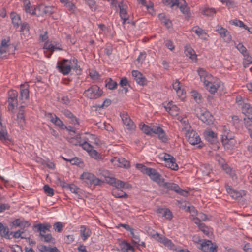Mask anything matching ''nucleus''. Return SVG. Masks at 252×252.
Wrapping results in <instances>:
<instances>
[{
    "mask_svg": "<svg viewBox=\"0 0 252 252\" xmlns=\"http://www.w3.org/2000/svg\"><path fill=\"white\" fill-rule=\"evenodd\" d=\"M197 117L207 125H211L213 122V117L205 108L197 107L195 109Z\"/></svg>",
    "mask_w": 252,
    "mask_h": 252,
    "instance_id": "f257e3e1",
    "label": "nucleus"
},
{
    "mask_svg": "<svg viewBox=\"0 0 252 252\" xmlns=\"http://www.w3.org/2000/svg\"><path fill=\"white\" fill-rule=\"evenodd\" d=\"M80 179L88 185L100 186L104 182L94 174L88 172H84L81 175Z\"/></svg>",
    "mask_w": 252,
    "mask_h": 252,
    "instance_id": "f03ea898",
    "label": "nucleus"
},
{
    "mask_svg": "<svg viewBox=\"0 0 252 252\" xmlns=\"http://www.w3.org/2000/svg\"><path fill=\"white\" fill-rule=\"evenodd\" d=\"M103 91L97 85H92L88 89L86 90L83 95L88 98L96 99L102 96Z\"/></svg>",
    "mask_w": 252,
    "mask_h": 252,
    "instance_id": "7ed1b4c3",
    "label": "nucleus"
},
{
    "mask_svg": "<svg viewBox=\"0 0 252 252\" xmlns=\"http://www.w3.org/2000/svg\"><path fill=\"white\" fill-rule=\"evenodd\" d=\"M72 60L63 59L57 63V68L59 71L63 75L68 74L72 69Z\"/></svg>",
    "mask_w": 252,
    "mask_h": 252,
    "instance_id": "20e7f679",
    "label": "nucleus"
},
{
    "mask_svg": "<svg viewBox=\"0 0 252 252\" xmlns=\"http://www.w3.org/2000/svg\"><path fill=\"white\" fill-rule=\"evenodd\" d=\"M188 141L192 145H198V147H202L201 139L195 131L192 129L185 133Z\"/></svg>",
    "mask_w": 252,
    "mask_h": 252,
    "instance_id": "39448f33",
    "label": "nucleus"
},
{
    "mask_svg": "<svg viewBox=\"0 0 252 252\" xmlns=\"http://www.w3.org/2000/svg\"><path fill=\"white\" fill-rule=\"evenodd\" d=\"M108 184L117 189H130L132 186L129 184L121 181L114 177H108L106 178Z\"/></svg>",
    "mask_w": 252,
    "mask_h": 252,
    "instance_id": "423d86ee",
    "label": "nucleus"
},
{
    "mask_svg": "<svg viewBox=\"0 0 252 252\" xmlns=\"http://www.w3.org/2000/svg\"><path fill=\"white\" fill-rule=\"evenodd\" d=\"M18 92L16 90H11L8 92V109L9 111L13 112L15 107L17 106L18 104Z\"/></svg>",
    "mask_w": 252,
    "mask_h": 252,
    "instance_id": "0eeeda50",
    "label": "nucleus"
},
{
    "mask_svg": "<svg viewBox=\"0 0 252 252\" xmlns=\"http://www.w3.org/2000/svg\"><path fill=\"white\" fill-rule=\"evenodd\" d=\"M198 248L203 252H216L217 246L214 245L211 241L205 240L204 242L200 243Z\"/></svg>",
    "mask_w": 252,
    "mask_h": 252,
    "instance_id": "6e6552de",
    "label": "nucleus"
},
{
    "mask_svg": "<svg viewBox=\"0 0 252 252\" xmlns=\"http://www.w3.org/2000/svg\"><path fill=\"white\" fill-rule=\"evenodd\" d=\"M118 7L119 8V15L122 20V24L124 25L129 19V15L126 11L127 6L122 0L118 4Z\"/></svg>",
    "mask_w": 252,
    "mask_h": 252,
    "instance_id": "1a4fd4ad",
    "label": "nucleus"
},
{
    "mask_svg": "<svg viewBox=\"0 0 252 252\" xmlns=\"http://www.w3.org/2000/svg\"><path fill=\"white\" fill-rule=\"evenodd\" d=\"M33 227L34 231L39 232L40 237H41L50 231L51 225L48 223H39L33 225Z\"/></svg>",
    "mask_w": 252,
    "mask_h": 252,
    "instance_id": "9d476101",
    "label": "nucleus"
},
{
    "mask_svg": "<svg viewBox=\"0 0 252 252\" xmlns=\"http://www.w3.org/2000/svg\"><path fill=\"white\" fill-rule=\"evenodd\" d=\"M120 117L123 124L126 126L127 129L132 130L134 128L135 126L126 112L125 111L121 112L120 113Z\"/></svg>",
    "mask_w": 252,
    "mask_h": 252,
    "instance_id": "9b49d317",
    "label": "nucleus"
},
{
    "mask_svg": "<svg viewBox=\"0 0 252 252\" xmlns=\"http://www.w3.org/2000/svg\"><path fill=\"white\" fill-rule=\"evenodd\" d=\"M148 175L151 180L159 185H162V183H163L164 179L161 178L160 174L155 169L151 168L149 170Z\"/></svg>",
    "mask_w": 252,
    "mask_h": 252,
    "instance_id": "f8f14e48",
    "label": "nucleus"
},
{
    "mask_svg": "<svg viewBox=\"0 0 252 252\" xmlns=\"http://www.w3.org/2000/svg\"><path fill=\"white\" fill-rule=\"evenodd\" d=\"M110 161L112 163L117 164V166L120 167L128 168L130 166L129 161L123 158H117L116 157H114L110 160Z\"/></svg>",
    "mask_w": 252,
    "mask_h": 252,
    "instance_id": "ddd939ff",
    "label": "nucleus"
},
{
    "mask_svg": "<svg viewBox=\"0 0 252 252\" xmlns=\"http://www.w3.org/2000/svg\"><path fill=\"white\" fill-rule=\"evenodd\" d=\"M225 187L227 193L232 198L235 199H237L239 198L242 197L246 194V193L244 191L242 192H241L234 190L231 186H229L228 184H225Z\"/></svg>",
    "mask_w": 252,
    "mask_h": 252,
    "instance_id": "4468645a",
    "label": "nucleus"
},
{
    "mask_svg": "<svg viewBox=\"0 0 252 252\" xmlns=\"http://www.w3.org/2000/svg\"><path fill=\"white\" fill-rule=\"evenodd\" d=\"M203 133L206 140L211 144H213L217 141V134L211 129H206Z\"/></svg>",
    "mask_w": 252,
    "mask_h": 252,
    "instance_id": "2eb2a0df",
    "label": "nucleus"
},
{
    "mask_svg": "<svg viewBox=\"0 0 252 252\" xmlns=\"http://www.w3.org/2000/svg\"><path fill=\"white\" fill-rule=\"evenodd\" d=\"M132 74L134 77L135 80L138 84L142 86L146 84L147 80L141 72L137 70H133Z\"/></svg>",
    "mask_w": 252,
    "mask_h": 252,
    "instance_id": "dca6fc26",
    "label": "nucleus"
},
{
    "mask_svg": "<svg viewBox=\"0 0 252 252\" xmlns=\"http://www.w3.org/2000/svg\"><path fill=\"white\" fill-rule=\"evenodd\" d=\"M164 108L166 111L172 116H177L179 113V109L176 105L173 104L172 101L164 105Z\"/></svg>",
    "mask_w": 252,
    "mask_h": 252,
    "instance_id": "f3484780",
    "label": "nucleus"
},
{
    "mask_svg": "<svg viewBox=\"0 0 252 252\" xmlns=\"http://www.w3.org/2000/svg\"><path fill=\"white\" fill-rule=\"evenodd\" d=\"M178 7L186 17L189 18L190 17V8L188 6L185 0H180V5Z\"/></svg>",
    "mask_w": 252,
    "mask_h": 252,
    "instance_id": "a211bd4d",
    "label": "nucleus"
},
{
    "mask_svg": "<svg viewBox=\"0 0 252 252\" xmlns=\"http://www.w3.org/2000/svg\"><path fill=\"white\" fill-rule=\"evenodd\" d=\"M217 31L219 33L220 36L224 39L226 42H230L231 41L232 37L227 29L220 27L217 29Z\"/></svg>",
    "mask_w": 252,
    "mask_h": 252,
    "instance_id": "6ab92c4d",
    "label": "nucleus"
},
{
    "mask_svg": "<svg viewBox=\"0 0 252 252\" xmlns=\"http://www.w3.org/2000/svg\"><path fill=\"white\" fill-rule=\"evenodd\" d=\"M29 98V85L21 84L20 85V96L21 99H28Z\"/></svg>",
    "mask_w": 252,
    "mask_h": 252,
    "instance_id": "aec40b11",
    "label": "nucleus"
},
{
    "mask_svg": "<svg viewBox=\"0 0 252 252\" xmlns=\"http://www.w3.org/2000/svg\"><path fill=\"white\" fill-rule=\"evenodd\" d=\"M155 134L158 135V138L162 142H166L168 140L167 136L164 130L159 126H156V128L154 129Z\"/></svg>",
    "mask_w": 252,
    "mask_h": 252,
    "instance_id": "412c9836",
    "label": "nucleus"
},
{
    "mask_svg": "<svg viewBox=\"0 0 252 252\" xmlns=\"http://www.w3.org/2000/svg\"><path fill=\"white\" fill-rule=\"evenodd\" d=\"M204 83L206 87V89L211 94L216 93L218 88L220 87V85L217 83H212L206 79L204 80Z\"/></svg>",
    "mask_w": 252,
    "mask_h": 252,
    "instance_id": "4be33fe9",
    "label": "nucleus"
},
{
    "mask_svg": "<svg viewBox=\"0 0 252 252\" xmlns=\"http://www.w3.org/2000/svg\"><path fill=\"white\" fill-rule=\"evenodd\" d=\"M16 120L20 126H23L24 125L25 123V119L23 106H21L19 107V111L17 115Z\"/></svg>",
    "mask_w": 252,
    "mask_h": 252,
    "instance_id": "5701e85b",
    "label": "nucleus"
},
{
    "mask_svg": "<svg viewBox=\"0 0 252 252\" xmlns=\"http://www.w3.org/2000/svg\"><path fill=\"white\" fill-rule=\"evenodd\" d=\"M80 236L84 241L86 240L91 235V230L85 225L80 226Z\"/></svg>",
    "mask_w": 252,
    "mask_h": 252,
    "instance_id": "b1692460",
    "label": "nucleus"
},
{
    "mask_svg": "<svg viewBox=\"0 0 252 252\" xmlns=\"http://www.w3.org/2000/svg\"><path fill=\"white\" fill-rule=\"evenodd\" d=\"M120 189L117 188L113 189L111 192L112 195L115 198H127L128 195Z\"/></svg>",
    "mask_w": 252,
    "mask_h": 252,
    "instance_id": "393cba45",
    "label": "nucleus"
},
{
    "mask_svg": "<svg viewBox=\"0 0 252 252\" xmlns=\"http://www.w3.org/2000/svg\"><path fill=\"white\" fill-rule=\"evenodd\" d=\"M242 110L243 113L252 122V107L248 103L244 104L242 106Z\"/></svg>",
    "mask_w": 252,
    "mask_h": 252,
    "instance_id": "a878e982",
    "label": "nucleus"
},
{
    "mask_svg": "<svg viewBox=\"0 0 252 252\" xmlns=\"http://www.w3.org/2000/svg\"><path fill=\"white\" fill-rule=\"evenodd\" d=\"M139 126L140 129L147 135H151L152 133H154V129L156 127L155 126L149 127L145 124H140Z\"/></svg>",
    "mask_w": 252,
    "mask_h": 252,
    "instance_id": "bb28decb",
    "label": "nucleus"
},
{
    "mask_svg": "<svg viewBox=\"0 0 252 252\" xmlns=\"http://www.w3.org/2000/svg\"><path fill=\"white\" fill-rule=\"evenodd\" d=\"M10 17L14 27L16 29L18 28L19 26V22L21 20L20 16L16 12H12L10 13Z\"/></svg>",
    "mask_w": 252,
    "mask_h": 252,
    "instance_id": "cd10ccee",
    "label": "nucleus"
},
{
    "mask_svg": "<svg viewBox=\"0 0 252 252\" xmlns=\"http://www.w3.org/2000/svg\"><path fill=\"white\" fill-rule=\"evenodd\" d=\"M38 8L39 10L42 11L43 13L46 15H51L54 13V8L53 6L40 5L39 6Z\"/></svg>",
    "mask_w": 252,
    "mask_h": 252,
    "instance_id": "c85d7f7f",
    "label": "nucleus"
},
{
    "mask_svg": "<svg viewBox=\"0 0 252 252\" xmlns=\"http://www.w3.org/2000/svg\"><path fill=\"white\" fill-rule=\"evenodd\" d=\"M9 228L7 226L4 225L2 223H0V234L2 237L6 238H9Z\"/></svg>",
    "mask_w": 252,
    "mask_h": 252,
    "instance_id": "c756f323",
    "label": "nucleus"
},
{
    "mask_svg": "<svg viewBox=\"0 0 252 252\" xmlns=\"http://www.w3.org/2000/svg\"><path fill=\"white\" fill-rule=\"evenodd\" d=\"M185 54L190 59H196V55L195 51L190 46L185 47Z\"/></svg>",
    "mask_w": 252,
    "mask_h": 252,
    "instance_id": "7c9ffc66",
    "label": "nucleus"
},
{
    "mask_svg": "<svg viewBox=\"0 0 252 252\" xmlns=\"http://www.w3.org/2000/svg\"><path fill=\"white\" fill-rule=\"evenodd\" d=\"M160 186H163L166 189L175 191L176 189H179V186L173 183H166L163 180V183Z\"/></svg>",
    "mask_w": 252,
    "mask_h": 252,
    "instance_id": "2f4dec72",
    "label": "nucleus"
},
{
    "mask_svg": "<svg viewBox=\"0 0 252 252\" xmlns=\"http://www.w3.org/2000/svg\"><path fill=\"white\" fill-rule=\"evenodd\" d=\"M163 3L167 6H169L171 8L174 6L178 7L180 5V0H162Z\"/></svg>",
    "mask_w": 252,
    "mask_h": 252,
    "instance_id": "473e14b6",
    "label": "nucleus"
},
{
    "mask_svg": "<svg viewBox=\"0 0 252 252\" xmlns=\"http://www.w3.org/2000/svg\"><path fill=\"white\" fill-rule=\"evenodd\" d=\"M91 158H94L96 160H101L103 159V156L99 153L96 151L93 147L92 149L88 153Z\"/></svg>",
    "mask_w": 252,
    "mask_h": 252,
    "instance_id": "72a5a7b5",
    "label": "nucleus"
},
{
    "mask_svg": "<svg viewBox=\"0 0 252 252\" xmlns=\"http://www.w3.org/2000/svg\"><path fill=\"white\" fill-rule=\"evenodd\" d=\"M192 31H193L198 36L201 37L202 38H203L204 35H207V33L205 31L198 26L193 27ZM204 38H205V37H204Z\"/></svg>",
    "mask_w": 252,
    "mask_h": 252,
    "instance_id": "f704fd0d",
    "label": "nucleus"
},
{
    "mask_svg": "<svg viewBox=\"0 0 252 252\" xmlns=\"http://www.w3.org/2000/svg\"><path fill=\"white\" fill-rule=\"evenodd\" d=\"M244 60L243 61V66L247 67L250 64L252 63V58L249 56L248 52L243 55Z\"/></svg>",
    "mask_w": 252,
    "mask_h": 252,
    "instance_id": "c9c22d12",
    "label": "nucleus"
},
{
    "mask_svg": "<svg viewBox=\"0 0 252 252\" xmlns=\"http://www.w3.org/2000/svg\"><path fill=\"white\" fill-rule=\"evenodd\" d=\"M181 123L183 126V129H184L186 132L192 129L190 124L188 122V119L186 117L181 119Z\"/></svg>",
    "mask_w": 252,
    "mask_h": 252,
    "instance_id": "e433bc0d",
    "label": "nucleus"
},
{
    "mask_svg": "<svg viewBox=\"0 0 252 252\" xmlns=\"http://www.w3.org/2000/svg\"><path fill=\"white\" fill-rule=\"evenodd\" d=\"M105 86L110 90H113L116 88L117 83L113 81L111 78H109L106 80Z\"/></svg>",
    "mask_w": 252,
    "mask_h": 252,
    "instance_id": "4c0bfd02",
    "label": "nucleus"
},
{
    "mask_svg": "<svg viewBox=\"0 0 252 252\" xmlns=\"http://www.w3.org/2000/svg\"><path fill=\"white\" fill-rule=\"evenodd\" d=\"M122 249L125 250L124 251L126 252H134V248L133 247L131 246L129 243L126 242H123L122 243Z\"/></svg>",
    "mask_w": 252,
    "mask_h": 252,
    "instance_id": "58836bf2",
    "label": "nucleus"
},
{
    "mask_svg": "<svg viewBox=\"0 0 252 252\" xmlns=\"http://www.w3.org/2000/svg\"><path fill=\"white\" fill-rule=\"evenodd\" d=\"M151 237L153 238L154 239L158 241V242H160L161 243L163 244L164 242V240L166 238L165 236L163 235H160L158 232H156L154 234H151Z\"/></svg>",
    "mask_w": 252,
    "mask_h": 252,
    "instance_id": "ea45409f",
    "label": "nucleus"
},
{
    "mask_svg": "<svg viewBox=\"0 0 252 252\" xmlns=\"http://www.w3.org/2000/svg\"><path fill=\"white\" fill-rule=\"evenodd\" d=\"M8 133L5 127H2L0 130V140L1 141L8 140Z\"/></svg>",
    "mask_w": 252,
    "mask_h": 252,
    "instance_id": "a19ab883",
    "label": "nucleus"
},
{
    "mask_svg": "<svg viewBox=\"0 0 252 252\" xmlns=\"http://www.w3.org/2000/svg\"><path fill=\"white\" fill-rule=\"evenodd\" d=\"M166 166L172 170H177L178 169V166L176 163V159L174 158V160H170L167 162Z\"/></svg>",
    "mask_w": 252,
    "mask_h": 252,
    "instance_id": "79ce46f5",
    "label": "nucleus"
},
{
    "mask_svg": "<svg viewBox=\"0 0 252 252\" xmlns=\"http://www.w3.org/2000/svg\"><path fill=\"white\" fill-rule=\"evenodd\" d=\"M202 13L207 16H214L216 14V10L213 8H205Z\"/></svg>",
    "mask_w": 252,
    "mask_h": 252,
    "instance_id": "37998d69",
    "label": "nucleus"
},
{
    "mask_svg": "<svg viewBox=\"0 0 252 252\" xmlns=\"http://www.w3.org/2000/svg\"><path fill=\"white\" fill-rule=\"evenodd\" d=\"M44 191L48 196L51 197L54 194V190L53 188H51L49 185H45L43 187Z\"/></svg>",
    "mask_w": 252,
    "mask_h": 252,
    "instance_id": "c03bdc74",
    "label": "nucleus"
},
{
    "mask_svg": "<svg viewBox=\"0 0 252 252\" xmlns=\"http://www.w3.org/2000/svg\"><path fill=\"white\" fill-rule=\"evenodd\" d=\"M72 61L73 62V63L74 64V65H73L72 64L71 65V67H72V68L74 70H75V71L76 72V73L77 74H80L81 72V69L80 67L79 66H78L77 64V62H78L77 60L74 58L72 60Z\"/></svg>",
    "mask_w": 252,
    "mask_h": 252,
    "instance_id": "a18cd8bd",
    "label": "nucleus"
},
{
    "mask_svg": "<svg viewBox=\"0 0 252 252\" xmlns=\"http://www.w3.org/2000/svg\"><path fill=\"white\" fill-rule=\"evenodd\" d=\"M163 244L171 250H176L175 245L172 242V241L170 239L167 238L165 239V240H164Z\"/></svg>",
    "mask_w": 252,
    "mask_h": 252,
    "instance_id": "49530a36",
    "label": "nucleus"
},
{
    "mask_svg": "<svg viewBox=\"0 0 252 252\" xmlns=\"http://www.w3.org/2000/svg\"><path fill=\"white\" fill-rule=\"evenodd\" d=\"M173 87L174 90H175L177 92V93L178 94H180L182 95L183 94V91L181 90V86H180V82L176 80L173 84Z\"/></svg>",
    "mask_w": 252,
    "mask_h": 252,
    "instance_id": "de8ad7c7",
    "label": "nucleus"
},
{
    "mask_svg": "<svg viewBox=\"0 0 252 252\" xmlns=\"http://www.w3.org/2000/svg\"><path fill=\"white\" fill-rule=\"evenodd\" d=\"M63 225L61 222H55L53 225V228L56 232H61L63 230Z\"/></svg>",
    "mask_w": 252,
    "mask_h": 252,
    "instance_id": "09e8293b",
    "label": "nucleus"
},
{
    "mask_svg": "<svg viewBox=\"0 0 252 252\" xmlns=\"http://www.w3.org/2000/svg\"><path fill=\"white\" fill-rule=\"evenodd\" d=\"M80 145L81 146L82 148L84 150H86L88 153H90V151H91L94 147L92 145H91L90 144H89L86 141H85L82 144H81Z\"/></svg>",
    "mask_w": 252,
    "mask_h": 252,
    "instance_id": "8fccbe9b",
    "label": "nucleus"
},
{
    "mask_svg": "<svg viewBox=\"0 0 252 252\" xmlns=\"http://www.w3.org/2000/svg\"><path fill=\"white\" fill-rule=\"evenodd\" d=\"M23 2L25 11L29 14L31 13V11H32L31 4L29 0H24Z\"/></svg>",
    "mask_w": 252,
    "mask_h": 252,
    "instance_id": "3c124183",
    "label": "nucleus"
},
{
    "mask_svg": "<svg viewBox=\"0 0 252 252\" xmlns=\"http://www.w3.org/2000/svg\"><path fill=\"white\" fill-rule=\"evenodd\" d=\"M199 229L203 232L204 234H205L207 236H208L209 234V228L208 227L206 226V225L204 223H201L199 224Z\"/></svg>",
    "mask_w": 252,
    "mask_h": 252,
    "instance_id": "603ef678",
    "label": "nucleus"
},
{
    "mask_svg": "<svg viewBox=\"0 0 252 252\" xmlns=\"http://www.w3.org/2000/svg\"><path fill=\"white\" fill-rule=\"evenodd\" d=\"M235 47L243 55L248 52L247 49L242 43L238 44Z\"/></svg>",
    "mask_w": 252,
    "mask_h": 252,
    "instance_id": "864d4df0",
    "label": "nucleus"
},
{
    "mask_svg": "<svg viewBox=\"0 0 252 252\" xmlns=\"http://www.w3.org/2000/svg\"><path fill=\"white\" fill-rule=\"evenodd\" d=\"M137 1L141 3L143 5L146 6L148 10L149 11V12L151 13V10H153V4L151 3L150 5H148L146 4V0H137Z\"/></svg>",
    "mask_w": 252,
    "mask_h": 252,
    "instance_id": "5fc2aeb1",
    "label": "nucleus"
},
{
    "mask_svg": "<svg viewBox=\"0 0 252 252\" xmlns=\"http://www.w3.org/2000/svg\"><path fill=\"white\" fill-rule=\"evenodd\" d=\"M53 124L62 129H64L65 127V126L63 122L58 117L56 118V120H55V122H54Z\"/></svg>",
    "mask_w": 252,
    "mask_h": 252,
    "instance_id": "6e6d98bb",
    "label": "nucleus"
},
{
    "mask_svg": "<svg viewBox=\"0 0 252 252\" xmlns=\"http://www.w3.org/2000/svg\"><path fill=\"white\" fill-rule=\"evenodd\" d=\"M230 23L240 27L245 26V24L242 21L237 19L230 21Z\"/></svg>",
    "mask_w": 252,
    "mask_h": 252,
    "instance_id": "4d7b16f0",
    "label": "nucleus"
},
{
    "mask_svg": "<svg viewBox=\"0 0 252 252\" xmlns=\"http://www.w3.org/2000/svg\"><path fill=\"white\" fill-rule=\"evenodd\" d=\"M236 102L241 108L244 104H247V103L245 102V100L241 96H237L236 97Z\"/></svg>",
    "mask_w": 252,
    "mask_h": 252,
    "instance_id": "13d9d810",
    "label": "nucleus"
},
{
    "mask_svg": "<svg viewBox=\"0 0 252 252\" xmlns=\"http://www.w3.org/2000/svg\"><path fill=\"white\" fill-rule=\"evenodd\" d=\"M90 76L93 80H96L99 78L98 73L95 70H91L89 72Z\"/></svg>",
    "mask_w": 252,
    "mask_h": 252,
    "instance_id": "bf43d9fd",
    "label": "nucleus"
},
{
    "mask_svg": "<svg viewBox=\"0 0 252 252\" xmlns=\"http://www.w3.org/2000/svg\"><path fill=\"white\" fill-rule=\"evenodd\" d=\"M41 240H43L45 242H49L53 239V237L50 234H45L43 236L40 237Z\"/></svg>",
    "mask_w": 252,
    "mask_h": 252,
    "instance_id": "052dcab7",
    "label": "nucleus"
},
{
    "mask_svg": "<svg viewBox=\"0 0 252 252\" xmlns=\"http://www.w3.org/2000/svg\"><path fill=\"white\" fill-rule=\"evenodd\" d=\"M61 103L64 104H68L70 103V99L67 96L63 95L60 98Z\"/></svg>",
    "mask_w": 252,
    "mask_h": 252,
    "instance_id": "680f3d73",
    "label": "nucleus"
},
{
    "mask_svg": "<svg viewBox=\"0 0 252 252\" xmlns=\"http://www.w3.org/2000/svg\"><path fill=\"white\" fill-rule=\"evenodd\" d=\"M68 189H69L72 193L77 194L78 192L79 188L74 185H69Z\"/></svg>",
    "mask_w": 252,
    "mask_h": 252,
    "instance_id": "e2e57ef3",
    "label": "nucleus"
},
{
    "mask_svg": "<svg viewBox=\"0 0 252 252\" xmlns=\"http://www.w3.org/2000/svg\"><path fill=\"white\" fill-rule=\"evenodd\" d=\"M163 217L169 220L172 219L173 216L172 213L169 209L165 208V212Z\"/></svg>",
    "mask_w": 252,
    "mask_h": 252,
    "instance_id": "0e129e2a",
    "label": "nucleus"
},
{
    "mask_svg": "<svg viewBox=\"0 0 252 252\" xmlns=\"http://www.w3.org/2000/svg\"><path fill=\"white\" fill-rule=\"evenodd\" d=\"M243 249L245 252H252V245L248 243L244 246Z\"/></svg>",
    "mask_w": 252,
    "mask_h": 252,
    "instance_id": "69168bd1",
    "label": "nucleus"
},
{
    "mask_svg": "<svg viewBox=\"0 0 252 252\" xmlns=\"http://www.w3.org/2000/svg\"><path fill=\"white\" fill-rule=\"evenodd\" d=\"M146 57V54L145 52H141L139 56H138V58L137 59V61L139 63H142L145 58Z\"/></svg>",
    "mask_w": 252,
    "mask_h": 252,
    "instance_id": "338daca9",
    "label": "nucleus"
},
{
    "mask_svg": "<svg viewBox=\"0 0 252 252\" xmlns=\"http://www.w3.org/2000/svg\"><path fill=\"white\" fill-rule=\"evenodd\" d=\"M48 119L52 122L54 123L55 122V120H56V118H57L58 117L54 114H52L51 113H49L46 115Z\"/></svg>",
    "mask_w": 252,
    "mask_h": 252,
    "instance_id": "774afa93",
    "label": "nucleus"
}]
</instances>
